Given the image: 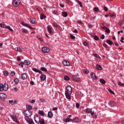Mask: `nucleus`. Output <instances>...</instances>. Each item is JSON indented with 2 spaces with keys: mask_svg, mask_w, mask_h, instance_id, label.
Listing matches in <instances>:
<instances>
[{
  "mask_svg": "<svg viewBox=\"0 0 124 124\" xmlns=\"http://www.w3.org/2000/svg\"><path fill=\"white\" fill-rule=\"evenodd\" d=\"M20 1L19 0H14L13 1V5L15 7H17L20 4Z\"/></svg>",
  "mask_w": 124,
  "mask_h": 124,
  "instance_id": "5",
  "label": "nucleus"
},
{
  "mask_svg": "<svg viewBox=\"0 0 124 124\" xmlns=\"http://www.w3.org/2000/svg\"><path fill=\"white\" fill-rule=\"evenodd\" d=\"M67 93L71 94L72 93V88L70 86H68L67 87Z\"/></svg>",
  "mask_w": 124,
  "mask_h": 124,
  "instance_id": "9",
  "label": "nucleus"
},
{
  "mask_svg": "<svg viewBox=\"0 0 124 124\" xmlns=\"http://www.w3.org/2000/svg\"><path fill=\"white\" fill-rule=\"evenodd\" d=\"M107 43H108L109 45H112L113 44V42L110 40H107Z\"/></svg>",
  "mask_w": 124,
  "mask_h": 124,
  "instance_id": "31",
  "label": "nucleus"
},
{
  "mask_svg": "<svg viewBox=\"0 0 124 124\" xmlns=\"http://www.w3.org/2000/svg\"><path fill=\"white\" fill-rule=\"evenodd\" d=\"M124 37H121V39L120 40V42H121L122 43H124Z\"/></svg>",
  "mask_w": 124,
  "mask_h": 124,
  "instance_id": "51",
  "label": "nucleus"
},
{
  "mask_svg": "<svg viewBox=\"0 0 124 124\" xmlns=\"http://www.w3.org/2000/svg\"><path fill=\"white\" fill-rule=\"evenodd\" d=\"M39 123L40 124H45V120L44 119H41L40 120Z\"/></svg>",
  "mask_w": 124,
  "mask_h": 124,
  "instance_id": "37",
  "label": "nucleus"
},
{
  "mask_svg": "<svg viewBox=\"0 0 124 124\" xmlns=\"http://www.w3.org/2000/svg\"><path fill=\"white\" fill-rule=\"evenodd\" d=\"M21 24L22 25V26H24V27H27V28H29V29H31V30H33V28L30 26L29 24L25 23L24 21H21Z\"/></svg>",
  "mask_w": 124,
  "mask_h": 124,
  "instance_id": "8",
  "label": "nucleus"
},
{
  "mask_svg": "<svg viewBox=\"0 0 124 124\" xmlns=\"http://www.w3.org/2000/svg\"><path fill=\"white\" fill-rule=\"evenodd\" d=\"M83 45L84 46H88L89 45V43H88L87 42H84Z\"/></svg>",
  "mask_w": 124,
  "mask_h": 124,
  "instance_id": "46",
  "label": "nucleus"
},
{
  "mask_svg": "<svg viewBox=\"0 0 124 124\" xmlns=\"http://www.w3.org/2000/svg\"><path fill=\"white\" fill-rule=\"evenodd\" d=\"M72 80L76 83H79V82L81 81V79L79 78V76L78 75H74L72 76Z\"/></svg>",
  "mask_w": 124,
  "mask_h": 124,
  "instance_id": "3",
  "label": "nucleus"
},
{
  "mask_svg": "<svg viewBox=\"0 0 124 124\" xmlns=\"http://www.w3.org/2000/svg\"><path fill=\"white\" fill-rule=\"evenodd\" d=\"M3 74L5 76H8V72L6 71H4Z\"/></svg>",
  "mask_w": 124,
  "mask_h": 124,
  "instance_id": "44",
  "label": "nucleus"
},
{
  "mask_svg": "<svg viewBox=\"0 0 124 124\" xmlns=\"http://www.w3.org/2000/svg\"><path fill=\"white\" fill-rule=\"evenodd\" d=\"M0 98L1 99V100H4V99L6 98V94L4 93H0Z\"/></svg>",
  "mask_w": 124,
  "mask_h": 124,
  "instance_id": "10",
  "label": "nucleus"
},
{
  "mask_svg": "<svg viewBox=\"0 0 124 124\" xmlns=\"http://www.w3.org/2000/svg\"><path fill=\"white\" fill-rule=\"evenodd\" d=\"M94 56L98 59H100V56H99V55H97V54H94Z\"/></svg>",
  "mask_w": 124,
  "mask_h": 124,
  "instance_id": "47",
  "label": "nucleus"
},
{
  "mask_svg": "<svg viewBox=\"0 0 124 124\" xmlns=\"http://www.w3.org/2000/svg\"><path fill=\"white\" fill-rule=\"evenodd\" d=\"M94 11H95V12H97L99 11V9H98V7H96V8H94Z\"/></svg>",
  "mask_w": 124,
  "mask_h": 124,
  "instance_id": "49",
  "label": "nucleus"
},
{
  "mask_svg": "<svg viewBox=\"0 0 124 124\" xmlns=\"http://www.w3.org/2000/svg\"><path fill=\"white\" fill-rule=\"evenodd\" d=\"M76 106L77 108H79V107H80V104H79V103H76Z\"/></svg>",
  "mask_w": 124,
  "mask_h": 124,
  "instance_id": "58",
  "label": "nucleus"
},
{
  "mask_svg": "<svg viewBox=\"0 0 124 124\" xmlns=\"http://www.w3.org/2000/svg\"><path fill=\"white\" fill-rule=\"evenodd\" d=\"M70 37L72 39H75V36L73 34H70Z\"/></svg>",
  "mask_w": 124,
  "mask_h": 124,
  "instance_id": "50",
  "label": "nucleus"
},
{
  "mask_svg": "<svg viewBox=\"0 0 124 124\" xmlns=\"http://www.w3.org/2000/svg\"><path fill=\"white\" fill-rule=\"evenodd\" d=\"M40 79L42 80V81H44L46 79V76L44 75H41L40 76Z\"/></svg>",
  "mask_w": 124,
  "mask_h": 124,
  "instance_id": "20",
  "label": "nucleus"
},
{
  "mask_svg": "<svg viewBox=\"0 0 124 124\" xmlns=\"http://www.w3.org/2000/svg\"><path fill=\"white\" fill-rule=\"evenodd\" d=\"M70 94H69V93H67V91L65 92V95L67 99H71V95Z\"/></svg>",
  "mask_w": 124,
  "mask_h": 124,
  "instance_id": "11",
  "label": "nucleus"
},
{
  "mask_svg": "<svg viewBox=\"0 0 124 124\" xmlns=\"http://www.w3.org/2000/svg\"><path fill=\"white\" fill-rule=\"evenodd\" d=\"M92 117L93 119H96V118H97V115L95 114L94 116H93V115H92Z\"/></svg>",
  "mask_w": 124,
  "mask_h": 124,
  "instance_id": "57",
  "label": "nucleus"
},
{
  "mask_svg": "<svg viewBox=\"0 0 124 124\" xmlns=\"http://www.w3.org/2000/svg\"><path fill=\"white\" fill-rule=\"evenodd\" d=\"M0 27L5 28V24H4V23L2 22V23H0Z\"/></svg>",
  "mask_w": 124,
  "mask_h": 124,
  "instance_id": "38",
  "label": "nucleus"
},
{
  "mask_svg": "<svg viewBox=\"0 0 124 124\" xmlns=\"http://www.w3.org/2000/svg\"><path fill=\"white\" fill-rule=\"evenodd\" d=\"M35 103V100H31L30 101V103Z\"/></svg>",
  "mask_w": 124,
  "mask_h": 124,
  "instance_id": "60",
  "label": "nucleus"
},
{
  "mask_svg": "<svg viewBox=\"0 0 124 124\" xmlns=\"http://www.w3.org/2000/svg\"><path fill=\"white\" fill-rule=\"evenodd\" d=\"M42 51L44 53H49L50 52V49L47 46H45L42 48Z\"/></svg>",
  "mask_w": 124,
  "mask_h": 124,
  "instance_id": "7",
  "label": "nucleus"
},
{
  "mask_svg": "<svg viewBox=\"0 0 124 124\" xmlns=\"http://www.w3.org/2000/svg\"><path fill=\"white\" fill-rule=\"evenodd\" d=\"M91 77L92 78H93V79H95V80L96 79H97L96 76H95V74H94V73H91Z\"/></svg>",
  "mask_w": 124,
  "mask_h": 124,
  "instance_id": "22",
  "label": "nucleus"
},
{
  "mask_svg": "<svg viewBox=\"0 0 124 124\" xmlns=\"http://www.w3.org/2000/svg\"><path fill=\"white\" fill-rule=\"evenodd\" d=\"M63 121L64 122V123H69V122H70V118H64Z\"/></svg>",
  "mask_w": 124,
  "mask_h": 124,
  "instance_id": "24",
  "label": "nucleus"
},
{
  "mask_svg": "<svg viewBox=\"0 0 124 124\" xmlns=\"http://www.w3.org/2000/svg\"><path fill=\"white\" fill-rule=\"evenodd\" d=\"M24 63L25 65H29V64H31V62L28 61V60H25Z\"/></svg>",
  "mask_w": 124,
  "mask_h": 124,
  "instance_id": "21",
  "label": "nucleus"
},
{
  "mask_svg": "<svg viewBox=\"0 0 124 124\" xmlns=\"http://www.w3.org/2000/svg\"><path fill=\"white\" fill-rule=\"evenodd\" d=\"M33 71H34L35 72H37L38 73H39L40 74H42V72L35 68H34L32 69Z\"/></svg>",
  "mask_w": 124,
  "mask_h": 124,
  "instance_id": "17",
  "label": "nucleus"
},
{
  "mask_svg": "<svg viewBox=\"0 0 124 124\" xmlns=\"http://www.w3.org/2000/svg\"><path fill=\"white\" fill-rule=\"evenodd\" d=\"M53 114L52 111H48L47 113L48 118H53Z\"/></svg>",
  "mask_w": 124,
  "mask_h": 124,
  "instance_id": "19",
  "label": "nucleus"
},
{
  "mask_svg": "<svg viewBox=\"0 0 124 124\" xmlns=\"http://www.w3.org/2000/svg\"><path fill=\"white\" fill-rule=\"evenodd\" d=\"M11 117L12 118L14 122L18 124V121H17V116H16V114L15 113H13L12 114H11Z\"/></svg>",
  "mask_w": 124,
  "mask_h": 124,
  "instance_id": "4",
  "label": "nucleus"
},
{
  "mask_svg": "<svg viewBox=\"0 0 124 124\" xmlns=\"http://www.w3.org/2000/svg\"><path fill=\"white\" fill-rule=\"evenodd\" d=\"M40 70H42V71H44L45 72H47L48 71L47 69H46V68H45L44 67H42L40 68Z\"/></svg>",
  "mask_w": 124,
  "mask_h": 124,
  "instance_id": "26",
  "label": "nucleus"
},
{
  "mask_svg": "<svg viewBox=\"0 0 124 124\" xmlns=\"http://www.w3.org/2000/svg\"><path fill=\"white\" fill-rule=\"evenodd\" d=\"M47 31H48V32L50 33V34H52V29H51V27H48Z\"/></svg>",
  "mask_w": 124,
  "mask_h": 124,
  "instance_id": "34",
  "label": "nucleus"
},
{
  "mask_svg": "<svg viewBox=\"0 0 124 124\" xmlns=\"http://www.w3.org/2000/svg\"><path fill=\"white\" fill-rule=\"evenodd\" d=\"M70 79V78L67 76H65L64 77V80H66V81H69Z\"/></svg>",
  "mask_w": 124,
  "mask_h": 124,
  "instance_id": "39",
  "label": "nucleus"
},
{
  "mask_svg": "<svg viewBox=\"0 0 124 124\" xmlns=\"http://www.w3.org/2000/svg\"><path fill=\"white\" fill-rule=\"evenodd\" d=\"M34 120L36 124H39V122H40V117L39 116H38V115H36L34 116Z\"/></svg>",
  "mask_w": 124,
  "mask_h": 124,
  "instance_id": "6",
  "label": "nucleus"
},
{
  "mask_svg": "<svg viewBox=\"0 0 124 124\" xmlns=\"http://www.w3.org/2000/svg\"><path fill=\"white\" fill-rule=\"evenodd\" d=\"M108 104L111 106V107H114V106H116V105H117V104L115 102L112 101H109Z\"/></svg>",
  "mask_w": 124,
  "mask_h": 124,
  "instance_id": "15",
  "label": "nucleus"
},
{
  "mask_svg": "<svg viewBox=\"0 0 124 124\" xmlns=\"http://www.w3.org/2000/svg\"><path fill=\"white\" fill-rule=\"evenodd\" d=\"M6 29H7V30H9V31H13V30H12V29H11V28H10V26H7Z\"/></svg>",
  "mask_w": 124,
  "mask_h": 124,
  "instance_id": "45",
  "label": "nucleus"
},
{
  "mask_svg": "<svg viewBox=\"0 0 124 124\" xmlns=\"http://www.w3.org/2000/svg\"><path fill=\"white\" fill-rule=\"evenodd\" d=\"M94 39L95 40H98V39H99V38H98V37L97 36H95L94 37Z\"/></svg>",
  "mask_w": 124,
  "mask_h": 124,
  "instance_id": "55",
  "label": "nucleus"
},
{
  "mask_svg": "<svg viewBox=\"0 0 124 124\" xmlns=\"http://www.w3.org/2000/svg\"><path fill=\"white\" fill-rule=\"evenodd\" d=\"M14 82L16 84V85H17V84L19 83V79L18 78H15Z\"/></svg>",
  "mask_w": 124,
  "mask_h": 124,
  "instance_id": "35",
  "label": "nucleus"
},
{
  "mask_svg": "<svg viewBox=\"0 0 124 124\" xmlns=\"http://www.w3.org/2000/svg\"><path fill=\"white\" fill-rule=\"evenodd\" d=\"M89 73H90V71L88 70H85L83 71V73H84V74H89Z\"/></svg>",
  "mask_w": 124,
  "mask_h": 124,
  "instance_id": "42",
  "label": "nucleus"
},
{
  "mask_svg": "<svg viewBox=\"0 0 124 124\" xmlns=\"http://www.w3.org/2000/svg\"><path fill=\"white\" fill-rule=\"evenodd\" d=\"M15 50L17 52H22V51H23V50L21 48V47H19L16 48Z\"/></svg>",
  "mask_w": 124,
  "mask_h": 124,
  "instance_id": "27",
  "label": "nucleus"
},
{
  "mask_svg": "<svg viewBox=\"0 0 124 124\" xmlns=\"http://www.w3.org/2000/svg\"><path fill=\"white\" fill-rule=\"evenodd\" d=\"M77 2L79 4V6H80V7H83V4H82V2H81V1H78Z\"/></svg>",
  "mask_w": 124,
  "mask_h": 124,
  "instance_id": "43",
  "label": "nucleus"
},
{
  "mask_svg": "<svg viewBox=\"0 0 124 124\" xmlns=\"http://www.w3.org/2000/svg\"><path fill=\"white\" fill-rule=\"evenodd\" d=\"M74 123H77V122H78V121H79L78 119L77 118H75L74 119Z\"/></svg>",
  "mask_w": 124,
  "mask_h": 124,
  "instance_id": "52",
  "label": "nucleus"
},
{
  "mask_svg": "<svg viewBox=\"0 0 124 124\" xmlns=\"http://www.w3.org/2000/svg\"><path fill=\"white\" fill-rule=\"evenodd\" d=\"M35 21L36 19L35 18H33L31 21V24H35Z\"/></svg>",
  "mask_w": 124,
  "mask_h": 124,
  "instance_id": "40",
  "label": "nucleus"
},
{
  "mask_svg": "<svg viewBox=\"0 0 124 124\" xmlns=\"http://www.w3.org/2000/svg\"><path fill=\"white\" fill-rule=\"evenodd\" d=\"M21 31H22L23 32H24V33H28V32L29 31H28V30H26V29H25V28L22 29Z\"/></svg>",
  "mask_w": 124,
  "mask_h": 124,
  "instance_id": "32",
  "label": "nucleus"
},
{
  "mask_svg": "<svg viewBox=\"0 0 124 124\" xmlns=\"http://www.w3.org/2000/svg\"><path fill=\"white\" fill-rule=\"evenodd\" d=\"M96 68L98 70H102V67H101V65H97Z\"/></svg>",
  "mask_w": 124,
  "mask_h": 124,
  "instance_id": "29",
  "label": "nucleus"
},
{
  "mask_svg": "<svg viewBox=\"0 0 124 124\" xmlns=\"http://www.w3.org/2000/svg\"><path fill=\"white\" fill-rule=\"evenodd\" d=\"M53 28H58L59 27V25L57 24L56 23H54L52 25Z\"/></svg>",
  "mask_w": 124,
  "mask_h": 124,
  "instance_id": "36",
  "label": "nucleus"
},
{
  "mask_svg": "<svg viewBox=\"0 0 124 124\" xmlns=\"http://www.w3.org/2000/svg\"><path fill=\"white\" fill-rule=\"evenodd\" d=\"M27 122L29 124H35L32 119H31L30 120H28L27 119Z\"/></svg>",
  "mask_w": 124,
  "mask_h": 124,
  "instance_id": "23",
  "label": "nucleus"
},
{
  "mask_svg": "<svg viewBox=\"0 0 124 124\" xmlns=\"http://www.w3.org/2000/svg\"><path fill=\"white\" fill-rule=\"evenodd\" d=\"M39 115H40V116H44V111L42 110H39Z\"/></svg>",
  "mask_w": 124,
  "mask_h": 124,
  "instance_id": "33",
  "label": "nucleus"
},
{
  "mask_svg": "<svg viewBox=\"0 0 124 124\" xmlns=\"http://www.w3.org/2000/svg\"><path fill=\"white\" fill-rule=\"evenodd\" d=\"M70 64L69 62L67 61V60H64L62 62V64L64 66H68Z\"/></svg>",
  "mask_w": 124,
  "mask_h": 124,
  "instance_id": "14",
  "label": "nucleus"
},
{
  "mask_svg": "<svg viewBox=\"0 0 124 124\" xmlns=\"http://www.w3.org/2000/svg\"><path fill=\"white\" fill-rule=\"evenodd\" d=\"M57 110H58V108H52V111H56Z\"/></svg>",
  "mask_w": 124,
  "mask_h": 124,
  "instance_id": "62",
  "label": "nucleus"
},
{
  "mask_svg": "<svg viewBox=\"0 0 124 124\" xmlns=\"http://www.w3.org/2000/svg\"><path fill=\"white\" fill-rule=\"evenodd\" d=\"M85 111L86 113H89L90 114H91L92 116H93V115H94V112H92V109L91 108H86Z\"/></svg>",
  "mask_w": 124,
  "mask_h": 124,
  "instance_id": "12",
  "label": "nucleus"
},
{
  "mask_svg": "<svg viewBox=\"0 0 124 124\" xmlns=\"http://www.w3.org/2000/svg\"><path fill=\"white\" fill-rule=\"evenodd\" d=\"M45 18H46V16L44 14H42L40 16V19L42 20L43 19H45Z\"/></svg>",
  "mask_w": 124,
  "mask_h": 124,
  "instance_id": "30",
  "label": "nucleus"
},
{
  "mask_svg": "<svg viewBox=\"0 0 124 124\" xmlns=\"http://www.w3.org/2000/svg\"><path fill=\"white\" fill-rule=\"evenodd\" d=\"M108 92H109V93H112V94H115V93H114V92H113V91H112L111 90L109 89Z\"/></svg>",
  "mask_w": 124,
  "mask_h": 124,
  "instance_id": "53",
  "label": "nucleus"
},
{
  "mask_svg": "<svg viewBox=\"0 0 124 124\" xmlns=\"http://www.w3.org/2000/svg\"><path fill=\"white\" fill-rule=\"evenodd\" d=\"M21 78L23 80H26V78H28V76H27V74L23 73L21 74Z\"/></svg>",
  "mask_w": 124,
  "mask_h": 124,
  "instance_id": "16",
  "label": "nucleus"
},
{
  "mask_svg": "<svg viewBox=\"0 0 124 124\" xmlns=\"http://www.w3.org/2000/svg\"><path fill=\"white\" fill-rule=\"evenodd\" d=\"M104 38H105V36H104V34H102V35L101 36V39H104Z\"/></svg>",
  "mask_w": 124,
  "mask_h": 124,
  "instance_id": "59",
  "label": "nucleus"
},
{
  "mask_svg": "<svg viewBox=\"0 0 124 124\" xmlns=\"http://www.w3.org/2000/svg\"><path fill=\"white\" fill-rule=\"evenodd\" d=\"M110 17H116V14H115V13H113L112 15H110Z\"/></svg>",
  "mask_w": 124,
  "mask_h": 124,
  "instance_id": "61",
  "label": "nucleus"
},
{
  "mask_svg": "<svg viewBox=\"0 0 124 124\" xmlns=\"http://www.w3.org/2000/svg\"><path fill=\"white\" fill-rule=\"evenodd\" d=\"M67 13H66V12H62V16H63V17H67Z\"/></svg>",
  "mask_w": 124,
  "mask_h": 124,
  "instance_id": "28",
  "label": "nucleus"
},
{
  "mask_svg": "<svg viewBox=\"0 0 124 124\" xmlns=\"http://www.w3.org/2000/svg\"><path fill=\"white\" fill-rule=\"evenodd\" d=\"M104 10L106 12L107 11H108V8H107V7L105 6L104 7Z\"/></svg>",
  "mask_w": 124,
  "mask_h": 124,
  "instance_id": "54",
  "label": "nucleus"
},
{
  "mask_svg": "<svg viewBox=\"0 0 124 124\" xmlns=\"http://www.w3.org/2000/svg\"><path fill=\"white\" fill-rule=\"evenodd\" d=\"M24 114L25 116V119L26 120V122H28V121H30V120H31V118H30V117H31V115L32 114V112L31 111V110H24Z\"/></svg>",
  "mask_w": 124,
  "mask_h": 124,
  "instance_id": "1",
  "label": "nucleus"
},
{
  "mask_svg": "<svg viewBox=\"0 0 124 124\" xmlns=\"http://www.w3.org/2000/svg\"><path fill=\"white\" fill-rule=\"evenodd\" d=\"M118 85L120 86V87H124V83H122L121 81L118 82Z\"/></svg>",
  "mask_w": 124,
  "mask_h": 124,
  "instance_id": "41",
  "label": "nucleus"
},
{
  "mask_svg": "<svg viewBox=\"0 0 124 124\" xmlns=\"http://www.w3.org/2000/svg\"><path fill=\"white\" fill-rule=\"evenodd\" d=\"M24 64H25L24 63V62H21L19 63V65H20V66L22 67H24Z\"/></svg>",
  "mask_w": 124,
  "mask_h": 124,
  "instance_id": "48",
  "label": "nucleus"
},
{
  "mask_svg": "<svg viewBox=\"0 0 124 124\" xmlns=\"http://www.w3.org/2000/svg\"><path fill=\"white\" fill-rule=\"evenodd\" d=\"M103 46H104V47H105V48L108 47V46H107V44H104Z\"/></svg>",
  "mask_w": 124,
  "mask_h": 124,
  "instance_id": "64",
  "label": "nucleus"
},
{
  "mask_svg": "<svg viewBox=\"0 0 124 124\" xmlns=\"http://www.w3.org/2000/svg\"><path fill=\"white\" fill-rule=\"evenodd\" d=\"M100 82L103 85H105V84H106V81L104 79H100Z\"/></svg>",
  "mask_w": 124,
  "mask_h": 124,
  "instance_id": "25",
  "label": "nucleus"
},
{
  "mask_svg": "<svg viewBox=\"0 0 124 124\" xmlns=\"http://www.w3.org/2000/svg\"><path fill=\"white\" fill-rule=\"evenodd\" d=\"M101 28L103 29V30H105V32H107V33H110V29L106 27V26L102 27Z\"/></svg>",
  "mask_w": 124,
  "mask_h": 124,
  "instance_id": "13",
  "label": "nucleus"
},
{
  "mask_svg": "<svg viewBox=\"0 0 124 124\" xmlns=\"http://www.w3.org/2000/svg\"><path fill=\"white\" fill-rule=\"evenodd\" d=\"M11 75L12 76H15V72L14 71H12L11 72Z\"/></svg>",
  "mask_w": 124,
  "mask_h": 124,
  "instance_id": "56",
  "label": "nucleus"
},
{
  "mask_svg": "<svg viewBox=\"0 0 124 124\" xmlns=\"http://www.w3.org/2000/svg\"><path fill=\"white\" fill-rule=\"evenodd\" d=\"M114 45L115 46H117V47H119V44H118V43H117V42H115Z\"/></svg>",
  "mask_w": 124,
  "mask_h": 124,
  "instance_id": "63",
  "label": "nucleus"
},
{
  "mask_svg": "<svg viewBox=\"0 0 124 124\" xmlns=\"http://www.w3.org/2000/svg\"><path fill=\"white\" fill-rule=\"evenodd\" d=\"M26 108L27 109V111H31V110L32 109V107L30 105H26Z\"/></svg>",
  "mask_w": 124,
  "mask_h": 124,
  "instance_id": "18",
  "label": "nucleus"
},
{
  "mask_svg": "<svg viewBox=\"0 0 124 124\" xmlns=\"http://www.w3.org/2000/svg\"><path fill=\"white\" fill-rule=\"evenodd\" d=\"M8 90V84L7 83H4V85L0 84V91H7Z\"/></svg>",
  "mask_w": 124,
  "mask_h": 124,
  "instance_id": "2",
  "label": "nucleus"
}]
</instances>
